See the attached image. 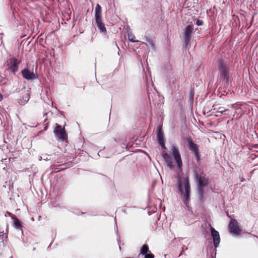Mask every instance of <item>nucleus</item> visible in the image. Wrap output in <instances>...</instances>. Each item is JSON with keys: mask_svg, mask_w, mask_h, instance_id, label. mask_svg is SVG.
Segmentation results:
<instances>
[{"mask_svg": "<svg viewBox=\"0 0 258 258\" xmlns=\"http://www.w3.org/2000/svg\"><path fill=\"white\" fill-rule=\"evenodd\" d=\"M177 186L180 198L184 205L188 207L190 196V185L188 177H179L177 179Z\"/></svg>", "mask_w": 258, "mask_h": 258, "instance_id": "1", "label": "nucleus"}, {"mask_svg": "<svg viewBox=\"0 0 258 258\" xmlns=\"http://www.w3.org/2000/svg\"><path fill=\"white\" fill-rule=\"evenodd\" d=\"M194 172L198 198L201 201H203L205 199L204 187L208 185L209 179L203 171L199 168H196Z\"/></svg>", "mask_w": 258, "mask_h": 258, "instance_id": "2", "label": "nucleus"}, {"mask_svg": "<svg viewBox=\"0 0 258 258\" xmlns=\"http://www.w3.org/2000/svg\"><path fill=\"white\" fill-rule=\"evenodd\" d=\"M101 14V7L99 4H97L95 10V23L100 32L102 33L105 34L106 29L104 24L102 22Z\"/></svg>", "mask_w": 258, "mask_h": 258, "instance_id": "3", "label": "nucleus"}, {"mask_svg": "<svg viewBox=\"0 0 258 258\" xmlns=\"http://www.w3.org/2000/svg\"><path fill=\"white\" fill-rule=\"evenodd\" d=\"M218 68L220 76L223 81L227 83L229 79V69L223 59H220L218 62Z\"/></svg>", "mask_w": 258, "mask_h": 258, "instance_id": "4", "label": "nucleus"}, {"mask_svg": "<svg viewBox=\"0 0 258 258\" xmlns=\"http://www.w3.org/2000/svg\"><path fill=\"white\" fill-rule=\"evenodd\" d=\"M187 143L189 150L194 154L196 160L199 162L200 159V155L198 145L194 143L190 138L187 139Z\"/></svg>", "mask_w": 258, "mask_h": 258, "instance_id": "5", "label": "nucleus"}, {"mask_svg": "<svg viewBox=\"0 0 258 258\" xmlns=\"http://www.w3.org/2000/svg\"><path fill=\"white\" fill-rule=\"evenodd\" d=\"M20 61L18 59L12 57L8 58L7 60V66L8 69L15 74L18 71V66L20 63Z\"/></svg>", "mask_w": 258, "mask_h": 258, "instance_id": "6", "label": "nucleus"}, {"mask_svg": "<svg viewBox=\"0 0 258 258\" xmlns=\"http://www.w3.org/2000/svg\"><path fill=\"white\" fill-rule=\"evenodd\" d=\"M171 152L174 156L178 168L179 169L181 168L182 163L178 147L175 145H172L171 146Z\"/></svg>", "mask_w": 258, "mask_h": 258, "instance_id": "7", "label": "nucleus"}, {"mask_svg": "<svg viewBox=\"0 0 258 258\" xmlns=\"http://www.w3.org/2000/svg\"><path fill=\"white\" fill-rule=\"evenodd\" d=\"M193 29L192 25H188L184 29L183 38L185 45H187L190 40Z\"/></svg>", "mask_w": 258, "mask_h": 258, "instance_id": "8", "label": "nucleus"}, {"mask_svg": "<svg viewBox=\"0 0 258 258\" xmlns=\"http://www.w3.org/2000/svg\"><path fill=\"white\" fill-rule=\"evenodd\" d=\"M229 230L230 233L239 235L241 230L239 227L238 223L235 219H231L229 224Z\"/></svg>", "mask_w": 258, "mask_h": 258, "instance_id": "9", "label": "nucleus"}, {"mask_svg": "<svg viewBox=\"0 0 258 258\" xmlns=\"http://www.w3.org/2000/svg\"><path fill=\"white\" fill-rule=\"evenodd\" d=\"M54 134L56 137L58 138L62 141H64L67 138V134L64 128H62L61 126L58 124H56Z\"/></svg>", "mask_w": 258, "mask_h": 258, "instance_id": "10", "label": "nucleus"}, {"mask_svg": "<svg viewBox=\"0 0 258 258\" xmlns=\"http://www.w3.org/2000/svg\"><path fill=\"white\" fill-rule=\"evenodd\" d=\"M211 227V234L213 240V244L215 247L217 248L218 247L220 242V237L218 231L216 230L214 228Z\"/></svg>", "mask_w": 258, "mask_h": 258, "instance_id": "11", "label": "nucleus"}, {"mask_svg": "<svg viewBox=\"0 0 258 258\" xmlns=\"http://www.w3.org/2000/svg\"><path fill=\"white\" fill-rule=\"evenodd\" d=\"M22 75L23 77L28 80H33L37 78V75H35L33 72H31L28 69H24L22 71Z\"/></svg>", "mask_w": 258, "mask_h": 258, "instance_id": "12", "label": "nucleus"}, {"mask_svg": "<svg viewBox=\"0 0 258 258\" xmlns=\"http://www.w3.org/2000/svg\"><path fill=\"white\" fill-rule=\"evenodd\" d=\"M157 140L158 143L161 145V147L165 149L166 147L164 142V134L161 130H159L158 132Z\"/></svg>", "mask_w": 258, "mask_h": 258, "instance_id": "13", "label": "nucleus"}, {"mask_svg": "<svg viewBox=\"0 0 258 258\" xmlns=\"http://www.w3.org/2000/svg\"><path fill=\"white\" fill-rule=\"evenodd\" d=\"M162 157L167 163L168 167L172 169L174 167L173 162L171 161L170 156L165 151L162 152Z\"/></svg>", "mask_w": 258, "mask_h": 258, "instance_id": "14", "label": "nucleus"}, {"mask_svg": "<svg viewBox=\"0 0 258 258\" xmlns=\"http://www.w3.org/2000/svg\"><path fill=\"white\" fill-rule=\"evenodd\" d=\"M30 99V94L27 92L25 93L24 95L23 96L22 99H19V103L21 105H24L26 104Z\"/></svg>", "mask_w": 258, "mask_h": 258, "instance_id": "15", "label": "nucleus"}, {"mask_svg": "<svg viewBox=\"0 0 258 258\" xmlns=\"http://www.w3.org/2000/svg\"><path fill=\"white\" fill-rule=\"evenodd\" d=\"M145 40L147 42V43L143 42H142V44L146 45L147 46H150L153 49H155V45L154 42L152 39L148 38V37H146Z\"/></svg>", "mask_w": 258, "mask_h": 258, "instance_id": "16", "label": "nucleus"}, {"mask_svg": "<svg viewBox=\"0 0 258 258\" xmlns=\"http://www.w3.org/2000/svg\"><path fill=\"white\" fill-rule=\"evenodd\" d=\"M14 227L17 229H21L22 228V225L20 220L17 218L14 219Z\"/></svg>", "mask_w": 258, "mask_h": 258, "instance_id": "17", "label": "nucleus"}, {"mask_svg": "<svg viewBox=\"0 0 258 258\" xmlns=\"http://www.w3.org/2000/svg\"><path fill=\"white\" fill-rule=\"evenodd\" d=\"M149 251L148 246L146 244H144L142 246L141 249L140 254L145 255Z\"/></svg>", "mask_w": 258, "mask_h": 258, "instance_id": "18", "label": "nucleus"}, {"mask_svg": "<svg viewBox=\"0 0 258 258\" xmlns=\"http://www.w3.org/2000/svg\"><path fill=\"white\" fill-rule=\"evenodd\" d=\"M127 36L128 40L132 42H138L139 41L135 39V36L132 33H128Z\"/></svg>", "mask_w": 258, "mask_h": 258, "instance_id": "19", "label": "nucleus"}, {"mask_svg": "<svg viewBox=\"0 0 258 258\" xmlns=\"http://www.w3.org/2000/svg\"><path fill=\"white\" fill-rule=\"evenodd\" d=\"M228 109H223L222 107H219L218 111H217V112L218 113H220L221 114H223V115H228Z\"/></svg>", "mask_w": 258, "mask_h": 258, "instance_id": "20", "label": "nucleus"}, {"mask_svg": "<svg viewBox=\"0 0 258 258\" xmlns=\"http://www.w3.org/2000/svg\"><path fill=\"white\" fill-rule=\"evenodd\" d=\"M144 258H154V255L151 252L149 253H147V254H145Z\"/></svg>", "mask_w": 258, "mask_h": 258, "instance_id": "21", "label": "nucleus"}, {"mask_svg": "<svg viewBox=\"0 0 258 258\" xmlns=\"http://www.w3.org/2000/svg\"><path fill=\"white\" fill-rule=\"evenodd\" d=\"M196 24L198 26H202L203 25V21L198 19L196 21Z\"/></svg>", "mask_w": 258, "mask_h": 258, "instance_id": "22", "label": "nucleus"}, {"mask_svg": "<svg viewBox=\"0 0 258 258\" xmlns=\"http://www.w3.org/2000/svg\"><path fill=\"white\" fill-rule=\"evenodd\" d=\"M237 104H233L232 105V107L233 108L237 109Z\"/></svg>", "mask_w": 258, "mask_h": 258, "instance_id": "23", "label": "nucleus"}, {"mask_svg": "<svg viewBox=\"0 0 258 258\" xmlns=\"http://www.w3.org/2000/svg\"><path fill=\"white\" fill-rule=\"evenodd\" d=\"M3 99V96L2 94L0 93V101H1Z\"/></svg>", "mask_w": 258, "mask_h": 258, "instance_id": "24", "label": "nucleus"}, {"mask_svg": "<svg viewBox=\"0 0 258 258\" xmlns=\"http://www.w3.org/2000/svg\"><path fill=\"white\" fill-rule=\"evenodd\" d=\"M100 154H102V152L101 151H100L98 153V155L100 156Z\"/></svg>", "mask_w": 258, "mask_h": 258, "instance_id": "25", "label": "nucleus"}, {"mask_svg": "<svg viewBox=\"0 0 258 258\" xmlns=\"http://www.w3.org/2000/svg\"><path fill=\"white\" fill-rule=\"evenodd\" d=\"M42 157H40V158H39V160L40 161V160H42Z\"/></svg>", "mask_w": 258, "mask_h": 258, "instance_id": "26", "label": "nucleus"}, {"mask_svg": "<svg viewBox=\"0 0 258 258\" xmlns=\"http://www.w3.org/2000/svg\"><path fill=\"white\" fill-rule=\"evenodd\" d=\"M115 45L117 46V47L118 49H119L118 47L117 46V43H116V42H115Z\"/></svg>", "mask_w": 258, "mask_h": 258, "instance_id": "27", "label": "nucleus"}, {"mask_svg": "<svg viewBox=\"0 0 258 258\" xmlns=\"http://www.w3.org/2000/svg\"><path fill=\"white\" fill-rule=\"evenodd\" d=\"M122 212H124V213H126L125 210H122Z\"/></svg>", "mask_w": 258, "mask_h": 258, "instance_id": "28", "label": "nucleus"}, {"mask_svg": "<svg viewBox=\"0 0 258 258\" xmlns=\"http://www.w3.org/2000/svg\"><path fill=\"white\" fill-rule=\"evenodd\" d=\"M11 258H13V256H11Z\"/></svg>", "mask_w": 258, "mask_h": 258, "instance_id": "29", "label": "nucleus"}]
</instances>
